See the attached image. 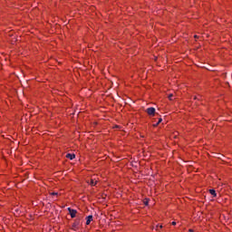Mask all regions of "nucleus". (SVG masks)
Returning a JSON list of instances; mask_svg holds the SVG:
<instances>
[{"mask_svg": "<svg viewBox=\"0 0 232 232\" xmlns=\"http://www.w3.org/2000/svg\"><path fill=\"white\" fill-rule=\"evenodd\" d=\"M147 114L149 117H159V113H157V111L153 107L147 108Z\"/></svg>", "mask_w": 232, "mask_h": 232, "instance_id": "1", "label": "nucleus"}, {"mask_svg": "<svg viewBox=\"0 0 232 232\" xmlns=\"http://www.w3.org/2000/svg\"><path fill=\"white\" fill-rule=\"evenodd\" d=\"M67 210L69 211V215L71 216V218H75L77 217V211L72 208H68Z\"/></svg>", "mask_w": 232, "mask_h": 232, "instance_id": "2", "label": "nucleus"}, {"mask_svg": "<svg viewBox=\"0 0 232 232\" xmlns=\"http://www.w3.org/2000/svg\"><path fill=\"white\" fill-rule=\"evenodd\" d=\"M81 226V218H78L74 220V223L72 224L73 229H77Z\"/></svg>", "mask_w": 232, "mask_h": 232, "instance_id": "3", "label": "nucleus"}, {"mask_svg": "<svg viewBox=\"0 0 232 232\" xmlns=\"http://www.w3.org/2000/svg\"><path fill=\"white\" fill-rule=\"evenodd\" d=\"M92 220H93V216L90 215L86 218V226H90L92 223Z\"/></svg>", "mask_w": 232, "mask_h": 232, "instance_id": "4", "label": "nucleus"}, {"mask_svg": "<svg viewBox=\"0 0 232 232\" xmlns=\"http://www.w3.org/2000/svg\"><path fill=\"white\" fill-rule=\"evenodd\" d=\"M66 159H70V160H73L75 159V154H66Z\"/></svg>", "mask_w": 232, "mask_h": 232, "instance_id": "5", "label": "nucleus"}, {"mask_svg": "<svg viewBox=\"0 0 232 232\" xmlns=\"http://www.w3.org/2000/svg\"><path fill=\"white\" fill-rule=\"evenodd\" d=\"M160 122H162V118H159L158 121L157 122H153L152 123V126L154 128H157V126H159Z\"/></svg>", "mask_w": 232, "mask_h": 232, "instance_id": "6", "label": "nucleus"}, {"mask_svg": "<svg viewBox=\"0 0 232 232\" xmlns=\"http://www.w3.org/2000/svg\"><path fill=\"white\" fill-rule=\"evenodd\" d=\"M208 191L212 197L217 198V191L215 189H209Z\"/></svg>", "mask_w": 232, "mask_h": 232, "instance_id": "7", "label": "nucleus"}, {"mask_svg": "<svg viewBox=\"0 0 232 232\" xmlns=\"http://www.w3.org/2000/svg\"><path fill=\"white\" fill-rule=\"evenodd\" d=\"M155 229L158 231V232H160V229H162V225H156L155 227Z\"/></svg>", "mask_w": 232, "mask_h": 232, "instance_id": "8", "label": "nucleus"}, {"mask_svg": "<svg viewBox=\"0 0 232 232\" xmlns=\"http://www.w3.org/2000/svg\"><path fill=\"white\" fill-rule=\"evenodd\" d=\"M90 185H91V186H97V180H95V179H91Z\"/></svg>", "mask_w": 232, "mask_h": 232, "instance_id": "9", "label": "nucleus"}, {"mask_svg": "<svg viewBox=\"0 0 232 232\" xmlns=\"http://www.w3.org/2000/svg\"><path fill=\"white\" fill-rule=\"evenodd\" d=\"M169 101H173V94H169Z\"/></svg>", "mask_w": 232, "mask_h": 232, "instance_id": "10", "label": "nucleus"}, {"mask_svg": "<svg viewBox=\"0 0 232 232\" xmlns=\"http://www.w3.org/2000/svg\"><path fill=\"white\" fill-rule=\"evenodd\" d=\"M51 195H59V193H57V192H53V193H51Z\"/></svg>", "mask_w": 232, "mask_h": 232, "instance_id": "11", "label": "nucleus"}, {"mask_svg": "<svg viewBox=\"0 0 232 232\" xmlns=\"http://www.w3.org/2000/svg\"><path fill=\"white\" fill-rule=\"evenodd\" d=\"M172 226H177V222L173 221Z\"/></svg>", "mask_w": 232, "mask_h": 232, "instance_id": "12", "label": "nucleus"}, {"mask_svg": "<svg viewBox=\"0 0 232 232\" xmlns=\"http://www.w3.org/2000/svg\"><path fill=\"white\" fill-rule=\"evenodd\" d=\"M188 232H195L193 229H188Z\"/></svg>", "mask_w": 232, "mask_h": 232, "instance_id": "13", "label": "nucleus"}, {"mask_svg": "<svg viewBox=\"0 0 232 232\" xmlns=\"http://www.w3.org/2000/svg\"><path fill=\"white\" fill-rule=\"evenodd\" d=\"M146 204L148 205V199H146Z\"/></svg>", "mask_w": 232, "mask_h": 232, "instance_id": "14", "label": "nucleus"}]
</instances>
